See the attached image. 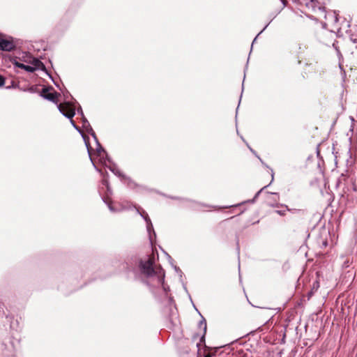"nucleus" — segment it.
<instances>
[{"instance_id": "obj_15", "label": "nucleus", "mask_w": 357, "mask_h": 357, "mask_svg": "<svg viewBox=\"0 0 357 357\" xmlns=\"http://www.w3.org/2000/svg\"><path fill=\"white\" fill-rule=\"evenodd\" d=\"M88 123V121H84V126H85V123Z\"/></svg>"}, {"instance_id": "obj_1", "label": "nucleus", "mask_w": 357, "mask_h": 357, "mask_svg": "<svg viewBox=\"0 0 357 357\" xmlns=\"http://www.w3.org/2000/svg\"><path fill=\"white\" fill-rule=\"evenodd\" d=\"M141 269L146 276H153L156 273L153 268V260L149 258L147 261L141 262Z\"/></svg>"}, {"instance_id": "obj_8", "label": "nucleus", "mask_w": 357, "mask_h": 357, "mask_svg": "<svg viewBox=\"0 0 357 357\" xmlns=\"http://www.w3.org/2000/svg\"><path fill=\"white\" fill-rule=\"evenodd\" d=\"M102 184L106 186L107 190H109V183H108V181L106 179H104L102 181Z\"/></svg>"}, {"instance_id": "obj_10", "label": "nucleus", "mask_w": 357, "mask_h": 357, "mask_svg": "<svg viewBox=\"0 0 357 357\" xmlns=\"http://www.w3.org/2000/svg\"><path fill=\"white\" fill-rule=\"evenodd\" d=\"M5 83L4 78L0 75V86H3Z\"/></svg>"}, {"instance_id": "obj_16", "label": "nucleus", "mask_w": 357, "mask_h": 357, "mask_svg": "<svg viewBox=\"0 0 357 357\" xmlns=\"http://www.w3.org/2000/svg\"><path fill=\"white\" fill-rule=\"evenodd\" d=\"M91 135L95 137V134L93 132V133H91Z\"/></svg>"}, {"instance_id": "obj_9", "label": "nucleus", "mask_w": 357, "mask_h": 357, "mask_svg": "<svg viewBox=\"0 0 357 357\" xmlns=\"http://www.w3.org/2000/svg\"><path fill=\"white\" fill-rule=\"evenodd\" d=\"M202 325H204V331L206 332V321L204 319L201 321V322H200V326H202Z\"/></svg>"}, {"instance_id": "obj_2", "label": "nucleus", "mask_w": 357, "mask_h": 357, "mask_svg": "<svg viewBox=\"0 0 357 357\" xmlns=\"http://www.w3.org/2000/svg\"><path fill=\"white\" fill-rule=\"evenodd\" d=\"M57 107L60 112L68 119H71L75 114L74 109L68 103H60Z\"/></svg>"}, {"instance_id": "obj_14", "label": "nucleus", "mask_w": 357, "mask_h": 357, "mask_svg": "<svg viewBox=\"0 0 357 357\" xmlns=\"http://www.w3.org/2000/svg\"><path fill=\"white\" fill-rule=\"evenodd\" d=\"M287 210L289 211H292V209H290L288 207H287Z\"/></svg>"}, {"instance_id": "obj_3", "label": "nucleus", "mask_w": 357, "mask_h": 357, "mask_svg": "<svg viewBox=\"0 0 357 357\" xmlns=\"http://www.w3.org/2000/svg\"><path fill=\"white\" fill-rule=\"evenodd\" d=\"M15 48L13 40L6 39L0 33V50L3 51H12Z\"/></svg>"}, {"instance_id": "obj_17", "label": "nucleus", "mask_w": 357, "mask_h": 357, "mask_svg": "<svg viewBox=\"0 0 357 357\" xmlns=\"http://www.w3.org/2000/svg\"><path fill=\"white\" fill-rule=\"evenodd\" d=\"M205 357H211L210 355H206Z\"/></svg>"}, {"instance_id": "obj_11", "label": "nucleus", "mask_w": 357, "mask_h": 357, "mask_svg": "<svg viewBox=\"0 0 357 357\" xmlns=\"http://www.w3.org/2000/svg\"><path fill=\"white\" fill-rule=\"evenodd\" d=\"M276 213H278L280 215H285V211H277Z\"/></svg>"}, {"instance_id": "obj_13", "label": "nucleus", "mask_w": 357, "mask_h": 357, "mask_svg": "<svg viewBox=\"0 0 357 357\" xmlns=\"http://www.w3.org/2000/svg\"><path fill=\"white\" fill-rule=\"evenodd\" d=\"M71 123H72L73 126L76 128V126L75 125V123H74V121L73 120H71Z\"/></svg>"}, {"instance_id": "obj_4", "label": "nucleus", "mask_w": 357, "mask_h": 357, "mask_svg": "<svg viewBox=\"0 0 357 357\" xmlns=\"http://www.w3.org/2000/svg\"><path fill=\"white\" fill-rule=\"evenodd\" d=\"M58 96H59V94L56 92H54V93L48 92L47 89H44L43 90V96L45 99L49 100L56 104H57V102H58V100H57Z\"/></svg>"}, {"instance_id": "obj_12", "label": "nucleus", "mask_w": 357, "mask_h": 357, "mask_svg": "<svg viewBox=\"0 0 357 357\" xmlns=\"http://www.w3.org/2000/svg\"><path fill=\"white\" fill-rule=\"evenodd\" d=\"M98 153L99 154V155H104L105 154V151H98Z\"/></svg>"}, {"instance_id": "obj_6", "label": "nucleus", "mask_w": 357, "mask_h": 357, "mask_svg": "<svg viewBox=\"0 0 357 357\" xmlns=\"http://www.w3.org/2000/svg\"><path fill=\"white\" fill-rule=\"evenodd\" d=\"M16 65L19 68L24 69L27 72L33 73L36 70V68L24 63H16Z\"/></svg>"}, {"instance_id": "obj_5", "label": "nucleus", "mask_w": 357, "mask_h": 357, "mask_svg": "<svg viewBox=\"0 0 357 357\" xmlns=\"http://www.w3.org/2000/svg\"><path fill=\"white\" fill-rule=\"evenodd\" d=\"M141 215L142 216V218L146 222L147 231H148V232L150 233L151 230H153V225H152L151 221L150 218H149L148 214L144 211L142 213H141Z\"/></svg>"}, {"instance_id": "obj_7", "label": "nucleus", "mask_w": 357, "mask_h": 357, "mask_svg": "<svg viewBox=\"0 0 357 357\" xmlns=\"http://www.w3.org/2000/svg\"><path fill=\"white\" fill-rule=\"evenodd\" d=\"M33 67L36 68H40L41 66H43V63L39 61L38 59H33Z\"/></svg>"}]
</instances>
